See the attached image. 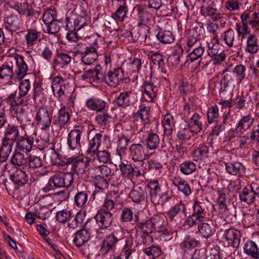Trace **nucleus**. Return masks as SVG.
<instances>
[{
    "instance_id": "obj_1",
    "label": "nucleus",
    "mask_w": 259,
    "mask_h": 259,
    "mask_svg": "<svg viewBox=\"0 0 259 259\" xmlns=\"http://www.w3.org/2000/svg\"><path fill=\"white\" fill-rule=\"evenodd\" d=\"M27 71L28 66L24 58L15 55L9 57L0 65V78L10 79L15 77L21 80L27 75Z\"/></svg>"
},
{
    "instance_id": "obj_2",
    "label": "nucleus",
    "mask_w": 259,
    "mask_h": 259,
    "mask_svg": "<svg viewBox=\"0 0 259 259\" xmlns=\"http://www.w3.org/2000/svg\"><path fill=\"white\" fill-rule=\"evenodd\" d=\"M124 79V71L122 68H114L103 75L102 81H104L108 85L117 87Z\"/></svg>"
},
{
    "instance_id": "obj_3",
    "label": "nucleus",
    "mask_w": 259,
    "mask_h": 259,
    "mask_svg": "<svg viewBox=\"0 0 259 259\" xmlns=\"http://www.w3.org/2000/svg\"><path fill=\"white\" fill-rule=\"evenodd\" d=\"M52 112L45 107H40L37 111L35 120L36 124L42 130H49L52 122Z\"/></svg>"
},
{
    "instance_id": "obj_4",
    "label": "nucleus",
    "mask_w": 259,
    "mask_h": 259,
    "mask_svg": "<svg viewBox=\"0 0 259 259\" xmlns=\"http://www.w3.org/2000/svg\"><path fill=\"white\" fill-rule=\"evenodd\" d=\"M129 151L132 159L135 161L143 162L149 158V155L144 145L140 143L132 144L130 147ZM143 164L144 162H142L141 165Z\"/></svg>"
},
{
    "instance_id": "obj_5",
    "label": "nucleus",
    "mask_w": 259,
    "mask_h": 259,
    "mask_svg": "<svg viewBox=\"0 0 259 259\" xmlns=\"http://www.w3.org/2000/svg\"><path fill=\"white\" fill-rule=\"evenodd\" d=\"M96 223L101 229H106L111 225L113 221V214L103 208L98 210L95 217Z\"/></svg>"
},
{
    "instance_id": "obj_6",
    "label": "nucleus",
    "mask_w": 259,
    "mask_h": 259,
    "mask_svg": "<svg viewBox=\"0 0 259 259\" xmlns=\"http://www.w3.org/2000/svg\"><path fill=\"white\" fill-rule=\"evenodd\" d=\"M68 82L59 76L52 78L51 88L54 96L60 99L65 95Z\"/></svg>"
},
{
    "instance_id": "obj_7",
    "label": "nucleus",
    "mask_w": 259,
    "mask_h": 259,
    "mask_svg": "<svg viewBox=\"0 0 259 259\" xmlns=\"http://www.w3.org/2000/svg\"><path fill=\"white\" fill-rule=\"evenodd\" d=\"M82 131L78 129L70 131L68 134L67 145L70 149L74 150L81 147Z\"/></svg>"
},
{
    "instance_id": "obj_8",
    "label": "nucleus",
    "mask_w": 259,
    "mask_h": 259,
    "mask_svg": "<svg viewBox=\"0 0 259 259\" xmlns=\"http://www.w3.org/2000/svg\"><path fill=\"white\" fill-rule=\"evenodd\" d=\"M92 159L88 155L84 158H82L75 160L71 165V169L73 173L81 175L85 173L89 169V164Z\"/></svg>"
},
{
    "instance_id": "obj_9",
    "label": "nucleus",
    "mask_w": 259,
    "mask_h": 259,
    "mask_svg": "<svg viewBox=\"0 0 259 259\" xmlns=\"http://www.w3.org/2000/svg\"><path fill=\"white\" fill-rule=\"evenodd\" d=\"M223 237L228 241L229 245L237 248L240 243L241 234L239 230L230 228L225 231Z\"/></svg>"
},
{
    "instance_id": "obj_10",
    "label": "nucleus",
    "mask_w": 259,
    "mask_h": 259,
    "mask_svg": "<svg viewBox=\"0 0 259 259\" xmlns=\"http://www.w3.org/2000/svg\"><path fill=\"white\" fill-rule=\"evenodd\" d=\"M10 173L11 180L19 186L24 185L28 181V177L25 171L13 166Z\"/></svg>"
},
{
    "instance_id": "obj_11",
    "label": "nucleus",
    "mask_w": 259,
    "mask_h": 259,
    "mask_svg": "<svg viewBox=\"0 0 259 259\" xmlns=\"http://www.w3.org/2000/svg\"><path fill=\"white\" fill-rule=\"evenodd\" d=\"M19 129L18 126L9 124L5 129L3 141L13 144L20 138Z\"/></svg>"
},
{
    "instance_id": "obj_12",
    "label": "nucleus",
    "mask_w": 259,
    "mask_h": 259,
    "mask_svg": "<svg viewBox=\"0 0 259 259\" xmlns=\"http://www.w3.org/2000/svg\"><path fill=\"white\" fill-rule=\"evenodd\" d=\"M198 231L204 238L211 236L214 232V228L211 220L204 217L203 221L200 222L198 226Z\"/></svg>"
},
{
    "instance_id": "obj_13",
    "label": "nucleus",
    "mask_w": 259,
    "mask_h": 259,
    "mask_svg": "<svg viewBox=\"0 0 259 259\" xmlns=\"http://www.w3.org/2000/svg\"><path fill=\"white\" fill-rule=\"evenodd\" d=\"M81 61L85 65H91L98 58L96 48L87 47L84 52L81 53Z\"/></svg>"
},
{
    "instance_id": "obj_14",
    "label": "nucleus",
    "mask_w": 259,
    "mask_h": 259,
    "mask_svg": "<svg viewBox=\"0 0 259 259\" xmlns=\"http://www.w3.org/2000/svg\"><path fill=\"white\" fill-rule=\"evenodd\" d=\"M158 83L154 85L153 83L145 81L143 85L144 89V97L148 102H152L156 97L158 91L157 85Z\"/></svg>"
},
{
    "instance_id": "obj_15",
    "label": "nucleus",
    "mask_w": 259,
    "mask_h": 259,
    "mask_svg": "<svg viewBox=\"0 0 259 259\" xmlns=\"http://www.w3.org/2000/svg\"><path fill=\"white\" fill-rule=\"evenodd\" d=\"M253 188L251 185H248L244 187L239 194V199L242 202H244L248 204H252L255 199L256 195Z\"/></svg>"
},
{
    "instance_id": "obj_16",
    "label": "nucleus",
    "mask_w": 259,
    "mask_h": 259,
    "mask_svg": "<svg viewBox=\"0 0 259 259\" xmlns=\"http://www.w3.org/2000/svg\"><path fill=\"white\" fill-rule=\"evenodd\" d=\"M254 122V118L250 115L242 116L236 127L235 131L241 134L249 130Z\"/></svg>"
},
{
    "instance_id": "obj_17",
    "label": "nucleus",
    "mask_w": 259,
    "mask_h": 259,
    "mask_svg": "<svg viewBox=\"0 0 259 259\" xmlns=\"http://www.w3.org/2000/svg\"><path fill=\"white\" fill-rule=\"evenodd\" d=\"M63 186L62 174H56L50 178L48 184L43 188L42 190L44 192H48L52 190Z\"/></svg>"
},
{
    "instance_id": "obj_18",
    "label": "nucleus",
    "mask_w": 259,
    "mask_h": 259,
    "mask_svg": "<svg viewBox=\"0 0 259 259\" xmlns=\"http://www.w3.org/2000/svg\"><path fill=\"white\" fill-rule=\"evenodd\" d=\"M38 49L41 52V56L45 60L50 61L53 55L52 44L47 40H39L38 44Z\"/></svg>"
},
{
    "instance_id": "obj_19",
    "label": "nucleus",
    "mask_w": 259,
    "mask_h": 259,
    "mask_svg": "<svg viewBox=\"0 0 259 259\" xmlns=\"http://www.w3.org/2000/svg\"><path fill=\"white\" fill-rule=\"evenodd\" d=\"M5 28L10 31H16L20 28L21 21L18 16L11 15L4 20Z\"/></svg>"
},
{
    "instance_id": "obj_20",
    "label": "nucleus",
    "mask_w": 259,
    "mask_h": 259,
    "mask_svg": "<svg viewBox=\"0 0 259 259\" xmlns=\"http://www.w3.org/2000/svg\"><path fill=\"white\" fill-rule=\"evenodd\" d=\"M203 119L197 113L194 114L188 122L190 130L192 132L197 133L202 130Z\"/></svg>"
},
{
    "instance_id": "obj_21",
    "label": "nucleus",
    "mask_w": 259,
    "mask_h": 259,
    "mask_svg": "<svg viewBox=\"0 0 259 259\" xmlns=\"http://www.w3.org/2000/svg\"><path fill=\"white\" fill-rule=\"evenodd\" d=\"M70 115L64 107L61 108L53 119V123L60 127L64 126L69 120Z\"/></svg>"
},
{
    "instance_id": "obj_22",
    "label": "nucleus",
    "mask_w": 259,
    "mask_h": 259,
    "mask_svg": "<svg viewBox=\"0 0 259 259\" xmlns=\"http://www.w3.org/2000/svg\"><path fill=\"white\" fill-rule=\"evenodd\" d=\"M85 105L90 109L99 112L104 110L107 104L101 99L90 98L87 100Z\"/></svg>"
},
{
    "instance_id": "obj_23",
    "label": "nucleus",
    "mask_w": 259,
    "mask_h": 259,
    "mask_svg": "<svg viewBox=\"0 0 259 259\" xmlns=\"http://www.w3.org/2000/svg\"><path fill=\"white\" fill-rule=\"evenodd\" d=\"M102 135L101 134H96L94 137L89 140V147L87 150V155L92 157L95 156V153L101 144Z\"/></svg>"
},
{
    "instance_id": "obj_24",
    "label": "nucleus",
    "mask_w": 259,
    "mask_h": 259,
    "mask_svg": "<svg viewBox=\"0 0 259 259\" xmlns=\"http://www.w3.org/2000/svg\"><path fill=\"white\" fill-rule=\"evenodd\" d=\"M17 141V147L21 151H30L33 144V139L28 136L20 137Z\"/></svg>"
},
{
    "instance_id": "obj_25",
    "label": "nucleus",
    "mask_w": 259,
    "mask_h": 259,
    "mask_svg": "<svg viewBox=\"0 0 259 259\" xmlns=\"http://www.w3.org/2000/svg\"><path fill=\"white\" fill-rule=\"evenodd\" d=\"M94 172L95 174L94 179L96 180L104 179L105 178L109 177L113 173L111 169L105 165L94 167Z\"/></svg>"
},
{
    "instance_id": "obj_26",
    "label": "nucleus",
    "mask_w": 259,
    "mask_h": 259,
    "mask_svg": "<svg viewBox=\"0 0 259 259\" xmlns=\"http://www.w3.org/2000/svg\"><path fill=\"white\" fill-rule=\"evenodd\" d=\"M224 77L221 80V83L222 87L221 90L225 91L229 86V84L237 82L239 83V79L236 77L233 71H226L223 72Z\"/></svg>"
},
{
    "instance_id": "obj_27",
    "label": "nucleus",
    "mask_w": 259,
    "mask_h": 259,
    "mask_svg": "<svg viewBox=\"0 0 259 259\" xmlns=\"http://www.w3.org/2000/svg\"><path fill=\"white\" fill-rule=\"evenodd\" d=\"M118 241V238L113 234H110L103 240L101 250L102 251L105 252L104 257L106 256L107 251L114 249Z\"/></svg>"
},
{
    "instance_id": "obj_28",
    "label": "nucleus",
    "mask_w": 259,
    "mask_h": 259,
    "mask_svg": "<svg viewBox=\"0 0 259 259\" xmlns=\"http://www.w3.org/2000/svg\"><path fill=\"white\" fill-rule=\"evenodd\" d=\"M100 66H96L94 69H89L81 76L83 80L92 79L93 81H102L103 74L100 72Z\"/></svg>"
},
{
    "instance_id": "obj_29",
    "label": "nucleus",
    "mask_w": 259,
    "mask_h": 259,
    "mask_svg": "<svg viewBox=\"0 0 259 259\" xmlns=\"http://www.w3.org/2000/svg\"><path fill=\"white\" fill-rule=\"evenodd\" d=\"M244 166L239 162L230 163L226 164L227 171L232 175L240 176L245 171Z\"/></svg>"
},
{
    "instance_id": "obj_30",
    "label": "nucleus",
    "mask_w": 259,
    "mask_h": 259,
    "mask_svg": "<svg viewBox=\"0 0 259 259\" xmlns=\"http://www.w3.org/2000/svg\"><path fill=\"white\" fill-rule=\"evenodd\" d=\"M243 250L245 253L254 258L259 259V249L255 243L252 241H247L244 244Z\"/></svg>"
},
{
    "instance_id": "obj_31",
    "label": "nucleus",
    "mask_w": 259,
    "mask_h": 259,
    "mask_svg": "<svg viewBox=\"0 0 259 259\" xmlns=\"http://www.w3.org/2000/svg\"><path fill=\"white\" fill-rule=\"evenodd\" d=\"M171 180L172 184L185 196H189L191 194V191L190 186L185 181L176 177L172 178Z\"/></svg>"
},
{
    "instance_id": "obj_32",
    "label": "nucleus",
    "mask_w": 259,
    "mask_h": 259,
    "mask_svg": "<svg viewBox=\"0 0 259 259\" xmlns=\"http://www.w3.org/2000/svg\"><path fill=\"white\" fill-rule=\"evenodd\" d=\"M245 50L251 54L256 53L259 50L257 38L255 34H251L247 37Z\"/></svg>"
},
{
    "instance_id": "obj_33",
    "label": "nucleus",
    "mask_w": 259,
    "mask_h": 259,
    "mask_svg": "<svg viewBox=\"0 0 259 259\" xmlns=\"http://www.w3.org/2000/svg\"><path fill=\"white\" fill-rule=\"evenodd\" d=\"M71 57L65 53H59L56 55L53 60V65L54 68L57 67H63L67 65L71 61Z\"/></svg>"
},
{
    "instance_id": "obj_34",
    "label": "nucleus",
    "mask_w": 259,
    "mask_h": 259,
    "mask_svg": "<svg viewBox=\"0 0 259 259\" xmlns=\"http://www.w3.org/2000/svg\"><path fill=\"white\" fill-rule=\"evenodd\" d=\"M90 237V232L87 230L82 229L76 233L73 242L76 246L80 247L88 242Z\"/></svg>"
},
{
    "instance_id": "obj_35",
    "label": "nucleus",
    "mask_w": 259,
    "mask_h": 259,
    "mask_svg": "<svg viewBox=\"0 0 259 259\" xmlns=\"http://www.w3.org/2000/svg\"><path fill=\"white\" fill-rule=\"evenodd\" d=\"M162 125L164 128V133L166 136L171 134L175 123L174 117L169 114L165 115L162 120Z\"/></svg>"
},
{
    "instance_id": "obj_36",
    "label": "nucleus",
    "mask_w": 259,
    "mask_h": 259,
    "mask_svg": "<svg viewBox=\"0 0 259 259\" xmlns=\"http://www.w3.org/2000/svg\"><path fill=\"white\" fill-rule=\"evenodd\" d=\"M132 95V93L130 92L121 93L116 98V102L117 105L123 108L130 106L131 104Z\"/></svg>"
},
{
    "instance_id": "obj_37",
    "label": "nucleus",
    "mask_w": 259,
    "mask_h": 259,
    "mask_svg": "<svg viewBox=\"0 0 259 259\" xmlns=\"http://www.w3.org/2000/svg\"><path fill=\"white\" fill-rule=\"evenodd\" d=\"M203 15L209 17L213 21L220 20L222 17L220 11L216 8L209 6L201 10Z\"/></svg>"
},
{
    "instance_id": "obj_38",
    "label": "nucleus",
    "mask_w": 259,
    "mask_h": 259,
    "mask_svg": "<svg viewBox=\"0 0 259 259\" xmlns=\"http://www.w3.org/2000/svg\"><path fill=\"white\" fill-rule=\"evenodd\" d=\"M40 34V32L36 30L28 29L24 36L27 46L28 47L34 46L36 44Z\"/></svg>"
},
{
    "instance_id": "obj_39",
    "label": "nucleus",
    "mask_w": 259,
    "mask_h": 259,
    "mask_svg": "<svg viewBox=\"0 0 259 259\" xmlns=\"http://www.w3.org/2000/svg\"><path fill=\"white\" fill-rule=\"evenodd\" d=\"M150 107L149 106H146L142 104L140 106V109L137 113V118H140L143 124L144 125L149 121L148 119L150 115Z\"/></svg>"
},
{
    "instance_id": "obj_40",
    "label": "nucleus",
    "mask_w": 259,
    "mask_h": 259,
    "mask_svg": "<svg viewBox=\"0 0 259 259\" xmlns=\"http://www.w3.org/2000/svg\"><path fill=\"white\" fill-rule=\"evenodd\" d=\"M129 196L133 201L139 203L144 201L146 193L144 190L142 189L140 187H138L132 190Z\"/></svg>"
},
{
    "instance_id": "obj_41",
    "label": "nucleus",
    "mask_w": 259,
    "mask_h": 259,
    "mask_svg": "<svg viewBox=\"0 0 259 259\" xmlns=\"http://www.w3.org/2000/svg\"><path fill=\"white\" fill-rule=\"evenodd\" d=\"M172 191L167 190L164 192H161L157 196H154L153 203L155 204H163L164 202L169 201L172 197Z\"/></svg>"
},
{
    "instance_id": "obj_42",
    "label": "nucleus",
    "mask_w": 259,
    "mask_h": 259,
    "mask_svg": "<svg viewBox=\"0 0 259 259\" xmlns=\"http://www.w3.org/2000/svg\"><path fill=\"white\" fill-rule=\"evenodd\" d=\"M158 39L164 44H170L174 41L175 37L170 31L160 30L156 35Z\"/></svg>"
},
{
    "instance_id": "obj_43",
    "label": "nucleus",
    "mask_w": 259,
    "mask_h": 259,
    "mask_svg": "<svg viewBox=\"0 0 259 259\" xmlns=\"http://www.w3.org/2000/svg\"><path fill=\"white\" fill-rule=\"evenodd\" d=\"M27 162V159L24 157L23 154L20 152H15L11 158V162L13 164L23 166V168H26Z\"/></svg>"
},
{
    "instance_id": "obj_44",
    "label": "nucleus",
    "mask_w": 259,
    "mask_h": 259,
    "mask_svg": "<svg viewBox=\"0 0 259 259\" xmlns=\"http://www.w3.org/2000/svg\"><path fill=\"white\" fill-rule=\"evenodd\" d=\"M13 144L3 141L0 149V161L5 162L12 152Z\"/></svg>"
},
{
    "instance_id": "obj_45",
    "label": "nucleus",
    "mask_w": 259,
    "mask_h": 259,
    "mask_svg": "<svg viewBox=\"0 0 259 259\" xmlns=\"http://www.w3.org/2000/svg\"><path fill=\"white\" fill-rule=\"evenodd\" d=\"M147 148L150 150L156 149L159 144L160 139L159 136L155 133L149 134L146 140Z\"/></svg>"
},
{
    "instance_id": "obj_46",
    "label": "nucleus",
    "mask_w": 259,
    "mask_h": 259,
    "mask_svg": "<svg viewBox=\"0 0 259 259\" xmlns=\"http://www.w3.org/2000/svg\"><path fill=\"white\" fill-rule=\"evenodd\" d=\"M27 160L26 168L35 169L43 166L42 160L39 157L30 156Z\"/></svg>"
},
{
    "instance_id": "obj_47",
    "label": "nucleus",
    "mask_w": 259,
    "mask_h": 259,
    "mask_svg": "<svg viewBox=\"0 0 259 259\" xmlns=\"http://www.w3.org/2000/svg\"><path fill=\"white\" fill-rule=\"evenodd\" d=\"M235 35V32L232 29L230 28L222 34L221 39L223 40L228 47H232L234 45Z\"/></svg>"
},
{
    "instance_id": "obj_48",
    "label": "nucleus",
    "mask_w": 259,
    "mask_h": 259,
    "mask_svg": "<svg viewBox=\"0 0 259 259\" xmlns=\"http://www.w3.org/2000/svg\"><path fill=\"white\" fill-rule=\"evenodd\" d=\"M153 224L154 231L161 232L165 230L164 217L155 215L151 218Z\"/></svg>"
},
{
    "instance_id": "obj_49",
    "label": "nucleus",
    "mask_w": 259,
    "mask_h": 259,
    "mask_svg": "<svg viewBox=\"0 0 259 259\" xmlns=\"http://www.w3.org/2000/svg\"><path fill=\"white\" fill-rule=\"evenodd\" d=\"M180 171L184 175H190L195 171L197 166L195 163L192 161H185L180 165Z\"/></svg>"
},
{
    "instance_id": "obj_50",
    "label": "nucleus",
    "mask_w": 259,
    "mask_h": 259,
    "mask_svg": "<svg viewBox=\"0 0 259 259\" xmlns=\"http://www.w3.org/2000/svg\"><path fill=\"white\" fill-rule=\"evenodd\" d=\"M85 218L84 212L79 211L76 213L73 220L69 223V227L75 229L81 226Z\"/></svg>"
},
{
    "instance_id": "obj_51",
    "label": "nucleus",
    "mask_w": 259,
    "mask_h": 259,
    "mask_svg": "<svg viewBox=\"0 0 259 259\" xmlns=\"http://www.w3.org/2000/svg\"><path fill=\"white\" fill-rule=\"evenodd\" d=\"M89 21L83 16H78L74 19V31H80L85 27H88Z\"/></svg>"
},
{
    "instance_id": "obj_52",
    "label": "nucleus",
    "mask_w": 259,
    "mask_h": 259,
    "mask_svg": "<svg viewBox=\"0 0 259 259\" xmlns=\"http://www.w3.org/2000/svg\"><path fill=\"white\" fill-rule=\"evenodd\" d=\"M57 13L55 10L48 9L45 11L42 16V20L46 25L56 19Z\"/></svg>"
},
{
    "instance_id": "obj_53",
    "label": "nucleus",
    "mask_w": 259,
    "mask_h": 259,
    "mask_svg": "<svg viewBox=\"0 0 259 259\" xmlns=\"http://www.w3.org/2000/svg\"><path fill=\"white\" fill-rule=\"evenodd\" d=\"M127 10V4L125 2H124L122 5H120L115 12V17L116 19L119 21H123L126 16Z\"/></svg>"
},
{
    "instance_id": "obj_54",
    "label": "nucleus",
    "mask_w": 259,
    "mask_h": 259,
    "mask_svg": "<svg viewBox=\"0 0 259 259\" xmlns=\"http://www.w3.org/2000/svg\"><path fill=\"white\" fill-rule=\"evenodd\" d=\"M193 212L192 214L195 216L206 217L205 210V204L203 202L195 201L193 205Z\"/></svg>"
},
{
    "instance_id": "obj_55",
    "label": "nucleus",
    "mask_w": 259,
    "mask_h": 259,
    "mask_svg": "<svg viewBox=\"0 0 259 259\" xmlns=\"http://www.w3.org/2000/svg\"><path fill=\"white\" fill-rule=\"evenodd\" d=\"M60 23L59 20L55 19L50 23L46 25V28L44 29L45 32L51 34H55L60 30Z\"/></svg>"
},
{
    "instance_id": "obj_56",
    "label": "nucleus",
    "mask_w": 259,
    "mask_h": 259,
    "mask_svg": "<svg viewBox=\"0 0 259 259\" xmlns=\"http://www.w3.org/2000/svg\"><path fill=\"white\" fill-rule=\"evenodd\" d=\"M205 51V49L201 45L193 49L189 54V57L192 61H194L201 58Z\"/></svg>"
},
{
    "instance_id": "obj_57",
    "label": "nucleus",
    "mask_w": 259,
    "mask_h": 259,
    "mask_svg": "<svg viewBox=\"0 0 259 259\" xmlns=\"http://www.w3.org/2000/svg\"><path fill=\"white\" fill-rule=\"evenodd\" d=\"M139 228L145 234H151L154 231L153 224H152L151 219L147 220L144 223H140Z\"/></svg>"
},
{
    "instance_id": "obj_58",
    "label": "nucleus",
    "mask_w": 259,
    "mask_h": 259,
    "mask_svg": "<svg viewBox=\"0 0 259 259\" xmlns=\"http://www.w3.org/2000/svg\"><path fill=\"white\" fill-rule=\"evenodd\" d=\"M208 152V148L207 146H201L194 151L193 157L195 158V160H197L207 157Z\"/></svg>"
},
{
    "instance_id": "obj_59",
    "label": "nucleus",
    "mask_w": 259,
    "mask_h": 259,
    "mask_svg": "<svg viewBox=\"0 0 259 259\" xmlns=\"http://www.w3.org/2000/svg\"><path fill=\"white\" fill-rule=\"evenodd\" d=\"M31 87L30 81L28 79H25L21 81L20 83L19 88V95L21 97L26 96Z\"/></svg>"
},
{
    "instance_id": "obj_60",
    "label": "nucleus",
    "mask_w": 259,
    "mask_h": 259,
    "mask_svg": "<svg viewBox=\"0 0 259 259\" xmlns=\"http://www.w3.org/2000/svg\"><path fill=\"white\" fill-rule=\"evenodd\" d=\"M88 194L86 192H78L74 197V201L77 206H82L87 202Z\"/></svg>"
},
{
    "instance_id": "obj_61",
    "label": "nucleus",
    "mask_w": 259,
    "mask_h": 259,
    "mask_svg": "<svg viewBox=\"0 0 259 259\" xmlns=\"http://www.w3.org/2000/svg\"><path fill=\"white\" fill-rule=\"evenodd\" d=\"M145 252L150 258L154 259L160 255L161 250L158 246H152L146 248Z\"/></svg>"
},
{
    "instance_id": "obj_62",
    "label": "nucleus",
    "mask_w": 259,
    "mask_h": 259,
    "mask_svg": "<svg viewBox=\"0 0 259 259\" xmlns=\"http://www.w3.org/2000/svg\"><path fill=\"white\" fill-rule=\"evenodd\" d=\"M16 117L21 122L29 121L28 111L23 107L18 108L16 110Z\"/></svg>"
},
{
    "instance_id": "obj_63",
    "label": "nucleus",
    "mask_w": 259,
    "mask_h": 259,
    "mask_svg": "<svg viewBox=\"0 0 259 259\" xmlns=\"http://www.w3.org/2000/svg\"><path fill=\"white\" fill-rule=\"evenodd\" d=\"M198 244L197 241L190 237H187L180 243V246L183 249H190L196 246Z\"/></svg>"
},
{
    "instance_id": "obj_64",
    "label": "nucleus",
    "mask_w": 259,
    "mask_h": 259,
    "mask_svg": "<svg viewBox=\"0 0 259 259\" xmlns=\"http://www.w3.org/2000/svg\"><path fill=\"white\" fill-rule=\"evenodd\" d=\"M219 116L218 108L212 106L210 107L207 111V119L209 123L217 121Z\"/></svg>"
}]
</instances>
